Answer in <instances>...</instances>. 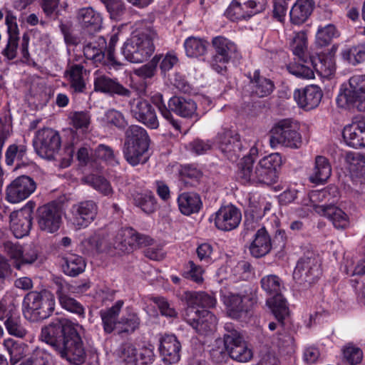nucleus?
Wrapping results in <instances>:
<instances>
[{
    "label": "nucleus",
    "mask_w": 365,
    "mask_h": 365,
    "mask_svg": "<svg viewBox=\"0 0 365 365\" xmlns=\"http://www.w3.org/2000/svg\"><path fill=\"white\" fill-rule=\"evenodd\" d=\"M78 324L56 317L41 329V339L49 344L62 359L78 365L86 359V351L78 331Z\"/></svg>",
    "instance_id": "nucleus-1"
},
{
    "label": "nucleus",
    "mask_w": 365,
    "mask_h": 365,
    "mask_svg": "<svg viewBox=\"0 0 365 365\" xmlns=\"http://www.w3.org/2000/svg\"><path fill=\"white\" fill-rule=\"evenodd\" d=\"M157 38L158 34L152 27L143 28L124 43L122 53L131 63H142L154 53L153 42Z\"/></svg>",
    "instance_id": "nucleus-2"
},
{
    "label": "nucleus",
    "mask_w": 365,
    "mask_h": 365,
    "mask_svg": "<svg viewBox=\"0 0 365 365\" xmlns=\"http://www.w3.org/2000/svg\"><path fill=\"white\" fill-rule=\"evenodd\" d=\"M149 136L147 131L136 125H130L125 132L123 153L126 161L132 166L147 162L145 153L149 148Z\"/></svg>",
    "instance_id": "nucleus-3"
},
{
    "label": "nucleus",
    "mask_w": 365,
    "mask_h": 365,
    "mask_svg": "<svg viewBox=\"0 0 365 365\" xmlns=\"http://www.w3.org/2000/svg\"><path fill=\"white\" fill-rule=\"evenodd\" d=\"M270 144L272 148L282 145L297 149L302 144V135L299 132V125L291 119L279 120L272 128Z\"/></svg>",
    "instance_id": "nucleus-4"
},
{
    "label": "nucleus",
    "mask_w": 365,
    "mask_h": 365,
    "mask_svg": "<svg viewBox=\"0 0 365 365\" xmlns=\"http://www.w3.org/2000/svg\"><path fill=\"white\" fill-rule=\"evenodd\" d=\"M344 160L349 170L351 193L356 197L365 196V155L347 152Z\"/></svg>",
    "instance_id": "nucleus-5"
},
{
    "label": "nucleus",
    "mask_w": 365,
    "mask_h": 365,
    "mask_svg": "<svg viewBox=\"0 0 365 365\" xmlns=\"http://www.w3.org/2000/svg\"><path fill=\"white\" fill-rule=\"evenodd\" d=\"M225 346L231 359L239 362H247L252 357V352L247 346L240 333L236 330L232 324H225Z\"/></svg>",
    "instance_id": "nucleus-6"
},
{
    "label": "nucleus",
    "mask_w": 365,
    "mask_h": 365,
    "mask_svg": "<svg viewBox=\"0 0 365 365\" xmlns=\"http://www.w3.org/2000/svg\"><path fill=\"white\" fill-rule=\"evenodd\" d=\"M222 298L227 315L235 319L245 317L256 302L255 294L247 291L244 294H225Z\"/></svg>",
    "instance_id": "nucleus-7"
},
{
    "label": "nucleus",
    "mask_w": 365,
    "mask_h": 365,
    "mask_svg": "<svg viewBox=\"0 0 365 365\" xmlns=\"http://www.w3.org/2000/svg\"><path fill=\"white\" fill-rule=\"evenodd\" d=\"M365 101V75H355L349 80V87L341 92L336 102L339 106L359 107Z\"/></svg>",
    "instance_id": "nucleus-8"
},
{
    "label": "nucleus",
    "mask_w": 365,
    "mask_h": 365,
    "mask_svg": "<svg viewBox=\"0 0 365 365\" xmlns=\"http://www.w3.org/2000/svg\"><path fill=\"white\" fill-rule=\"evenodd\" d=\"M98 205L92 200L78 202L69 210V220L76 230L86 228L96 219Z\"/></svg>",
    "instance_id": "nucleus-9"
},
{
    "label": "nucleus",
    "mask_w": 365,
    "mask_h": 365,
    "mask_svg": "<svg viewBox=\"0 0 365 365\" xmlns=\"http://www.w3.org/2000/svg\"><path fill=\"white\" fill-rule=\"evenodd\" d=\"M212 44L215 49V55L211 60V66L217 73H221L226 69V64L237 56V46L223 36L213 38Z\"/></svg>",
    "instance_id": "nucleus-10"
},
{
    "label": "nucleus",
    "mask_w": 365,
    "mask_h": 365,
    "mask_svg": "<svg viewBox=\"0 0 365 365\" xmlns=\"http://www.w3.org/2000/svg\"><path fill=\"white\" fill-rule=\"evenodd\" d=\"M145 93L144 90L138 93L139 96L133 97L128 101L130 113L148 128L156 129L159 127V121L155 110L147 100L141 97L140 93Z\"/></svg>",
    "instance_id": "nucleus-11"
},
{
    "label": "nucleus",
    "mask_w": 365,
    "mask_h": 365,
    "mask_svg": "<svg viewBox=\"0 0 365 365\" xmlns=\"http://www.w3.org/2000/svg\"><path fill=\"white\" fill-rule=\"evenodd\" d=\"M321 275L320 264L318 258L312 252L301 257L294 270L293 277L299 283H314Z\"/></svg>",
    "instance_id": "nucleus-12"
},
{
    "label": "nucleus",
    "mask_w": 365,
    "mask_h": 365,
    "mask_svg": "<svg viewBox=\"0 0 365 365\" xmlns=\"http://www.w3.org/2000/svg\"><path fill=\"white\" fill-rule=\"evenodd\" d=\"M39 229L47 233L57 232L62 222L61 211L57 203L51 202L39 207L36 211Z\"/></svg>",
    "instance_id": "nucleus-13"
},
{
    "label": "nucleus",
    "mask_w": 365,
    "mask_h": 365,
    "mask_svg": "<svg viewBox=\"0 0 365 365\" xmlns=\"http://www.w3.org/2000/svg\"><path fill=\"white\" fill-rule=\"evenodd\" d=\"M38 155L47 159H52L61 147V138L51 128H44L37 132L35 140Z\"/></svg>",
    "instance_id": "nucleus-14"
},
{
    "label": "nucleus",
    "mask_w": 365,
    "mask_h": 365,
    "mask_svg": "<svg viewBox=\"0 0 365 365\" xmlns=\"http://www.w3.org/2000/svg\"><path fill=\"white\" fill-rule=\"evenodd\" d=\"M282 165L279 153H272L262 158L257 165V183L267 185L277 182V170Z\"/></svg>",
    "instance_id": "nucleus-15"
},
{
    "label": "nucleus",
    "mask_w": 365,
    "mask_h": 365,
    "mask_svg": "<svg viewBox=\"0 0 365 365\" xmlns=\"http://www.w3.org/2000/svg\"><path fill=\"white\" fill-rule=\"evenodd\" d=\"M35 203L29 201L20 210L10 215L11 229L16 238L27 235L32 227V214Z\"/></svg>",
    "instance_id": "nucleus-16"
},
{
    "label": "nucleus",
    "mask_w": 365,
    "mask_h": 365,
    "mask_svg": "<svg viewBox=\"0 0 365 365\" xmlns=\"http://www.w3.org/2000/svg\"><path fill=\"white\" fill-rule=\"evenodd\" d=\"M215 139L219 149L229 160L235 161L240 156L243 145L237 132L223 129L217 133Z\"/></svg>",
    "instance_id": "nucleus-17"
},
{
    "label": "nucleus",
    "mask_w": 365,
    "mask_h": 365,
    "mask_svg": "<svg viewBox=\"0 0 365 365\" xmlns=\"http://www.w3.org/2000/svg\"><path fill=\"white\" fill-rule=\"evenodd\" d=\"M240 210L233 205L221 206L210 218L220 230L228 232L236 229L241 221Z\"/></svg>",
    "instance_id": "nucleus-18"
},
{
    "label": "nucleus",
    "mask_w": 365,
    "mask_h": 365,
    "mask_svg": "<svg viewBox=\"0 0 365 365\" xmlns=\"http://www.w3.org/2000/svg\"><path fill=\"white\" fill-rule=\"evenodd\" d=\"M36 189L33 178L21 175L14 179L6 187V199L11 203H18L28 198Z\"/></svg>",
    "instance_id": "nucleus-19"
},
{
    "label": "nucleus",
    "mask_w": 365,
    "mask_h": 365,
    "mask_svg": "<svg viewBox=\"0 0 365 365\" xmlns=\"http://www.w3.org/2000/svg\"><path fill=\"white\" fill-rule=\"evenodd\" d=\"M185 320L200 334H205L215 329L217 324L216 317L207 309L194 310L187 308Z\"/></svg>",
    "instance_id": "nucleus-20"
},
{
    "label": "nucleus",
    "mask_w": 365,
    "mask_h": 365,
    "mask_svg": "<svg viewBox=\"0 0 365 365\" xmlns=\"http://www.w3.org/2000/svg\"><path fill=\"white\" fill-rule=\"evenodd\" d=\"M94 91L108 94L110 96H118L130 98L132 91L122 85L116 78H111L96 71L93 79Z\"/></svg>",
    "instance_id": "nucleus-21"
},
{
    "label": "nucleus",
    "mask_w": 365,
    "mask_h": 365,
    "mask_svg": "<svg viewBox=\"0 0 365 365\" xmlns=\"http://www.w3.org/2000/svg\"><path fill=\"white\" fill-rule=\"evenodd\" d=\"M257 155L258 149L253 145L249 154L244 156L239 163L237 177L242 183H257V165L254 167V162Z\"/></svg>",
    "instance_id": "nucleus-22"
},
{
    "label": "nucleus",
    "mask_w": 365,
    "mask_h": 365,
    "mask_svg": "<svg viewBox=\"0 0 365 365\" xmlns=\"http://www.w3.org/2000/svg\"><path fill=\"white\" fill-rule=\"evenodd\" d=\"M159 351L165 364H175L180 359L181 344L175 335L165 334L160 339Z\"/></svg>",
    "instance_id": "nucleus-23"
},
{
    "label": "nucleus",
    "mask_w": 365,
    "mask_h": 365,
    "mask_svg": "<svg viewBox=\"0 0 365 365\" xmlns=\"http://www.w3.org/2000/svg\"><path fill=\"white\" fill-rule=\"evenodd\" d=\"M321 88L316 85H310L303 90H296L294 98L298 106L306 110H311L317 107L322 98Z\"/></svg>",
    "instance_id": "nucleus-24"
},
{
    "label": "nucleus",
    "mask_w": 365,
    "mask_h": 365,
    "mask_svg": "<svg viewBox=\"0 0 365 365\" xmlns=\"http://www.w3.org/2000/svg\"><path fill=\"white\" fill-rule=\"evenodd\" d=\"M343 138L354 148H365V121L355 120L344 127Z\"/></svg>",
    "instance_id": "nucleus-25"
},
{
    "label": "nucleus",
    "mask_w": 365,
    "mask_h": 365,
    "mask_svg": "<svg viewBox=\"0 0 365 365\" xmlns=\"http://www.w3.org/2000/svg\"><path fill=\"white\" fill-rule=\"evenodd\" d=\"M271 250L272 241L267 230L264 227L257 229L249 247L250 255L259 258L269 254Z\"/></svg>",
    "instance_id": "nucleus-26"
},
{
    "label": "nucleus",
    "mask_w": 365,
    "mask_h": 365,
    "mask_svg": "<svg viewBox=\"0 0 365 365\" xmlns=\"http://www.w3.org/2000/svg\"><path fill=\"white\" fill-rule=\"evenodd\" d=\"M170 110L185 118H197V104L190 98L173 96L168 102Z\"/></svg>",
    "instance_id": "nucleus-27"
},
{
    "label": "nucleus",
    "mask_w": 365,
    "mask_h": 365,
    "mask_svg": "<svg viewBox=\"0 0 365 365\" xmlns=\"http://www.w3.org/2000/svg\"><path fill=\"white\" fill-rule=\"evenodd\" d=\"M317 212L329 219L336 229H346L349 225V217L341 208L329 205L318 207Z\"/></svg>",
    "instance_id": "nucleus-28"
},
{
    "label": "nucleus",
    "mask_w": 365,
    "mask_h": 365,
    "mask_svg": "<svg viewBox=\"0 0 365 365\" xmlns=\"http://www.w3.org/2000/svg\"><path fill=\"white\" fill-rule=\"evenodd\" d=\"M123 247L127 249V246L134 247L137 245H148L152 240L146 235H140L132 227L122 228L116 236Z\"/></svg>",
    "instance_id": "nucleus-29"
},
{
    "label": "nucleus",
    "mask_w": 365,
    "mask_h": 365,
    "mask_svg": "<svg viewBox=\"0 0 365 365\" xmlns=\"http://www.w3.org/2000/svg\"><path fill=\"white\" fill-rule=\"evenodd\" d=\"M250 86L252 93L259 98L269 96L274 89L273 81L262 76L259 70L255 71L250 76Z\"/></svg>",
    "instance_id": "nucleus-30"
},
{
    "label": "nucleus",
    "mask_w": 365,
    "mask_h": 365,
    "mask_svg": "<svg viewBox=\"0 0 365 365\" xmlns=\"http://www.w3.org/2000/svg\"><path fill=\"white\" fill-rule=\"evenodd\" d=\"M178 208L184 215H191L200 210L202 202L198 194L195 192H183L178 197Z\"/></svg>",
    "instance_id": "nucleus-31"
},
{
    "label": "nucleus",
    "mask_w": 365,
    "mask_h": 365,
    "mask_svg": "<svg viewBox=\"0 0 365 365\" xmlns=\"http://www.w3.org/2000/svg\"><path fill=\"white\" fill-rule=\"evenodd\" d=\"M185 299L187 304V308L200 307L202 308H213L215 307L217 300L212 294L205 292H186Z\"/></svg>",
    "instance_id": "nucleus-32"
},
{
    "label": "nucleus",
    "mask_w": 365,
    "mask_h": 365,
    "mask_svg": "<svg viewBox=\"0 0 365 365\" xmlns=\"http://www.w3.org/2000/svg\"><path fill=\"white\" fill-rule=\"evenodd\" d=\"M331 167L329 160L322 155L315 158L314 166L312 174L309 175L310 182L315 184L325 182L331 176Z\"/></svg>",
    "instance_id": "nucleus-33"
},
{
    "label": "nucleus",
    "mask_w": 365,
    "mask_h": 365,
    "mask_svg": "<svg viewBox=\"0 0 365 365\" xmlns=\"http://www.w3.org/2000/svg\"><path fill=\"white\" fill-rule=\"evenodd\" d=\"M77 19L83 27L92 31H98L101 29V16L92 7L80 9L77 12Z\"/></svg>",
    "instance_id": "nucleus-34"
},
{
    "label": "nucleus",
    "mask_w": 365,
    "mask_h": 365,
    "mask_svg": "<svg viewBox=\"0 0 365 365\" xmlns=\"http://www.w3.org/2000/svg\"><path fill=\"white\" fill-rule=\"evenodd\" d=\"M153 102L158 108L162 116L173 128L177 135L179 133L185 134L187 133V129L182 126V122L178 118H175L170 110L166 107L163 102L162 94L158 93L155 95L153 97Z\"/></svg>",
    "instance_id": "nucleus-35"
},
{
    "label": "nucleus",
    "mask_w": 365,
    "mask_h": 365,
    "mask_svg": "<svg viewBox=\"0 0 365 365\" xmlns=\"http://www.w3.org/2000/svg\"><path fill=\"white\" fill-rule=\"evenodd\" d=\"M106 41L103 37H98L93 42L87 43L83 47V54L86 59L94 64L102 63L105 58Z\"/></svg>",
    "instance_id": "nucleus-36"
},
{
    "label": "nucleus",
    "mask_w": 365,
    "mask_h": 365,
    "mask_svg": "<svg viewBox=\"0 0 365 365\" xmlns=\"http://www.w3.org/2000/svg\"><path fill=\"white\" fill-rule=\"evenodd\" d=\"M314 6L313 0H297L290 11V20L297 25L303 24L311 15Z\"/></svg>",
    "instance_id": "nucleus-37"
},
{
    "label": "nucleus",
    "mask_w": 365,
    "mask_h": 365,
    "mask_svg": "<svg viewBox=\"0 0 365 365\" xmlns=\"http://www.w3.org/2000/svg\"><path fill=\"white\" fill-rule=\"evenodd\" d=\"M86 266L84 259L76 254H68L62 258L61 267L63 273L76 277L84 272Z\"/></svg>",
    "instance_id": "nucleus-38"
},
{
    "label": "nucleus",
    "mask_w": 365,
    "mask_h": 365,
    "mask_svg": "<svg viewBox=\"0 0 365 365\" xmlns=\"http://www.w3.org/2000/svg\"><path fill=\"white\" fill-rule=\"evenodd\" d=\"M80 247L83 254L95 255L106 251L107 243L103 235L94 233L82 240Z\"/></svg>",
    "instance_id": "nucleus-39"
},
{
    "label": "nucleus",
    "mask_w": 365,
    "mask_h": 365,
    "mask_svg": "<svg viewBox=\"0 0 365 365\" xmlns=\"http://www.w3.org/2000/svg\"><path fill=\"white\" fill-rule=\"evenodd\" d=\"M123 302L117 301L113 306L107 309H102L100 316L103 322V329L106 333H111L118 324V317L123 307Z\"/></svg>",
    "instance_id": "nucleus-40"
},
{
    "label": "nucleus",
    "mask_w": 365,
    "mask_h": 365,
    "mask_svg": "<svg viewBox=\"0 0 365 365\" xmlns=\"http://www.w3.org/2000/svg\"><path fill=\"white\" fill-rule=\"evenodd\" d=\"M86 71L84 67L80 64L72 65L66 71L71 88L76 93H83L86 89V83L83 77V72Z\"/></svg>",
    "instance_id": "nucleus-41"
},
{
    "label": "nucleus",
    "mask_w": 365,
    "mask_h": 365,
    "mask_svg": "<svg viewBox=\"0 0 365 365\" xmlns=\"http://www.w3.org/2000/svg\"><path fill=\"white\" fill-rule=\"evenodd\" d=\"M3 344L10 356L11 365L17 364L26 355L28 346L24 343L7 339L4 341Z\"/></svg>",
    "instance_id": "nucleus-42"
},
{
    "label": "nucleus",
    "mask_w": 365,
    "mask_h": 365,
    "mask_svg": "<svg viewBox=\"0 0 365 365\" xmlns=\"http://www.w3.org/2000/svg\"><path fill=\"white\" fill-rule=\"evenodd\" d=\"M118 356L122 365H140L138 350L133 343H123L118 349Z\"/></svg>",
    "instance_id": "nucleus-43"
},
{
    "label": "nucleus",
    "mask_w": 365,
    "mask_h": 365,
    "mask_svg": "<svg viewBox=\"0 0 365 365\" xmlns=\"http://www.w3.org/2000/svg\"><path fill=\"white\" fill-rule=\"evenodd\" d=\"M267 304L272 309L274 315L280 324V327H282L283 319L288 313L286 300L280 293L275 296L269 297L267 299Z\"/></svg>",
    "instance_id": "nucleus-44"
},
{
    "label": "nucleus",
    "mask_w": 365,
    "mask_h": 365,
    "mask_svg": "<svg viewBox=\"0 0 365 365\" xmlns=\"http://www.w3.org/2000/svg\"><path fill=\"white\" fill-rule=\"evenodd\" d=\"M27 148L26 145L12 144L9 145L6 151V163L11 166L16 162V165L20 166L21 163H25L26 160Z\"/></svg>",
    "instance_id": "nucleus-45"
},
{
    "label": "nucleus",
    "mask_w": 365,
    "mask_h": 365,
    "mask_svg": "<svg viewBox=\"0 0 365 365\" xmlns=\"http://www.w3.org/2000/svg\"><path fill=\"white\" fill-rule=\"evenodd\" d=\"M225 14L232 21L247 19L255 15L252 11L244 6L240 0H233L226 10Z\"/></svg>",
    "instance_id": "nucleus-46"
},
{
    "label": "nucleus",
    "mask_w": 365,
    "mask_h": 365,
    "mask_svg": "<svg viewBox=\"0 0 365 365\" xmlns=\"http://www.w3.org/2000/svg\"><path fill=\"white\" fill-rule=\"evenodd\" d=\"M184 47L187 56L197 58L206 53L207 43L201 38L190 36L185 41Z\"/></svg>",
    "instance_id": "nucleus-47"
},
{
    "label": "nucleus",
    "mask_w": 365,
    "mask_h": 365,
    "mask_svg": "<svg viewBox=\"0 0 365 365\" xmlns=\"http://www.w3.org/2000/svg\"><path fill=\"white\" fill-rule=\"evenodd\" d=\"M271 206V203L266 201L264 198L255 199L253 197L250 199L245 213L255 217L256 220H259L267 212L270 210Z\"/></svg>",
    "instance_id": "nucleus-48"
},
{
    "label": "nucleus",
    "mask_w": 365,
    "mask_h": 365,
    "mask_svg": "<svg viewBox=\"0 0 365 365\" xmlns=\"http://www.w3.org/2000/svg\"><path fill=\"white\" fill-rule=\"evenodd\" d=\"M337 36H339V32L334 24L319 26L316 34V43L321 47L326 46Z\"/></svg>",
    "instance_id": "nucleus-49"
},
{
    "label": "nucleus",
    "mask_w": 365,
    "mask_h": 365,
    "mask_svg": "<svg viewBox=\"0 0 365 365\" xmlns=\"http://www.w3.org/2000/svg\"><path fill=\"white\" fill-rule=\"evenodd\" d=\"M297 62L290 63L287 66L288 71L297 78L303 79H312L314 78L313 68H310V57L307 58L308 63H304L297 59Z\"/></svg>",
    "instance_id": "nucleus-50"
},
{
    "label": "nucleus",
    "mask_w": 365,
    "mask_h": 365,
    "mask_svg": "<svg viewBox=\"0 0 365 365\" xmlns=\"http://www.w3.org/2000/svg\"><path fill=\"white\" fill-rule=\"evenodd\" d=\"M307 38L306 34L304 32H299L296 34L294 37L292 45L293 53L297 57L296 59L302 61L304 63H308L307 56Z\"/></svg>",
    "instance_id": "nucleus-51"
},
{
    "label": "nucleus",
    "mask_w": 365,
    "mask_h": 365,
    "mask_svg": "<svg viewBox=\"0 0 365 365\" xmlns=\"http://www.w3.org/2000/svg\"><path fill=\"white\" fill-rule=\"evenodd\" d=\"M261 286L263 290L270 297L280 294L283 287L282 280L275 274H270L262 277Z\"/></svg>",
    "instance_id": "nucleus-52"
},
{
    "label": "nucleus",
    "mask_w": 365,
    "mask_h": 365,
    "mask_svg": "<svg viewBox=\"0 0 365 365\" xmlns=\"http://www.w3.org/2000/svg\"><path fill=\"white\" fill-rule=\"evenodd\" d=\"M344 59L352 65H356L365 61V43L353 46L342 52Z\"/></svg>",
    "instance_id": "nucleus-53"
},
{
    "label": "nucleus",
    "mask_w": 365,
    "mask_h": 365,
    "mask_svg": "<svg viewBox=\"0 0 365 365\" xmlns=\"http://www.w3.org/2000/svg\"><path fill=\"white\" fill-rule=\"evenodd\" d=\"M140 323V318L135 313H130L127 317H122L118 321L120 333L132 334L138 329Z\"/></svg>",
    "instance_id": "nucleus-54"
},
{
    "label": "nucleus",
    "mask_w": 365,
    "mask_h": 365,
    "mask_svg": "<svg viewBox=\"0 0 365 365\" xmlns=\"http://www.w3.org/2000/svg\"><path fill=\"white\" fill-rule=\"evenodd\" d=\"M310 65L321 75L329 76L334 71V66L331 59L321 57H310Z\"/></svg>",
    "instance_id": "nucleus-55"
},
{
    "label": "nucleus",
    "mask_w": 365,
    "mask_h": 365,
    "mask_svg": "<svg viewBox=\"0 0 365 365\" xmlns=\"http://www.w3.org/2000/svg\"><path fill=\"white\" fill-rule=\"evenodd\" d=\"M181 180L190 186H195L200 179L202 178L200 170L191 165H185L180 170Z\"/></svg>",
    "instance_id": "nucleus-56"
},
{
    "label": "nucleus",
    "mask_w": 365,
    "mask_h": 365,
    "mask_svg": "<svg viewBox=\"0 0 365 365\" xmlns=\"http://www.w3.org/2000/svg\"><path fill=\"white\" fill-rule=\"evenodd\" d=\"M44 298V292H29L27 293L23 300V309L24 312H31L35 313L38 308L40 307V304Z\"/></svg>",
    "instance_id": "nucleus-57"
},
{
    "label": "nucleus",
    "mask_w": 365,
    "mask_h": 365,
    "mask_svg": "<svg viewBox=\"0 0 365 365\" xmlns=\"http://www.w3.org/2000/svg\"><path fill=\"white\" fill-rule=\"evenodd\" d=\"M134 204L145 213L150 214L155 210V199L153 195L137 193L133 197Z\"/></svg>",
    "instance_id": "nucleus-58"
},
{
    "label": "nucleus",
    "mask_w": 365,
    "mask_h": 365,
    "mask_svg": "<svg viewBox=\"0 0 365 365\" xmlns=\"http://www.w3.org/2000/svg\"><path fill=\"white\" fill-rule=\"evenodd\" d=\"M40 307L34 313L39 319H46L54 311L55 299L49 292H44V298L40 304Z\"/></svg>",
    "instance_id": "nucleus-59"
},
{
    "label": "nucleus",
    "mask_w": 365,
    "mask_h": 365,
    "mask_svg": "<svg viewBox=\"0 0 365 365\" xmlns=\"http://www.w3.org/2000/svg\"><path fill=\"white\" fill-rule=\"evenodd\" d=\"M227 348L225 346V336L223 339H217L215 341L214 347L210 351V357L213 362L221 364L226 361L227 357Z\"/></svg>",
    "instance_id": "nucleus-60"
},
{
    "label": "nucleus",
    "mask_w": 365,
    "mask_h": 365,
    "mask_svg": "<svg viewBox=\"0 0 365 365\" xmlns=\"http://www.w3.org/2000/svg\"><path fill=\"white\" fill-rule=\"evenodd\" d=\"M152 300L157 305L163 316L170 318H176L178 317V312L173 304L165 297H155Z\"/></svg>",
    "instance_id": "nucleus-61"
},
{
    "label": "nucleus",
    "mask_w": 365,
    "mask_h": 365,
    "mask_svg": "<svg viewBox=\"0 0 365 365\" xmlns=\"http://www.w3.org/2000/svg\"><path fill=\"white\" fill-rule=\"evenodd\" d=\"M94 154L97 158L104 160L112 165L118 164L113 150L108 145L104 144L98 145L94 150Z\"/></svg>",
    "instance_id": "nucleus-62"
},
{
    "label": "nucleus",
    "mask_w": 365,
    "mask_h": 365,
    "mask_svg": "<svg viewBox=\"0 0 365 365\" xmlns=\"http://www.w3.org/2000/svg\"><path fill=\"white\" fill-rule=\"evenodd\" d=\"M59 301L61 306L66 310L74 313L80 317H84L85 311L83 307L74 298L67 295L61 297Z\"/></svg>",
    "instance_id": "nucleus-63"
},
{
    "label": "nucleus",
    "mask_w": 365,
    "mask_h": 365,
    "mask_svg": "<svg viewBox=\"0 0 365 365\" xmlns=\"http://www.w3.org/2000/svg\"><path fill=\"white\" fill-rule=\"evenodd\" d=\"M106 7L111 19H118L125 13V5L121 0H100Z\"/></svg>",
    "instance_id": "nucleus-64"
}]
</instances>
